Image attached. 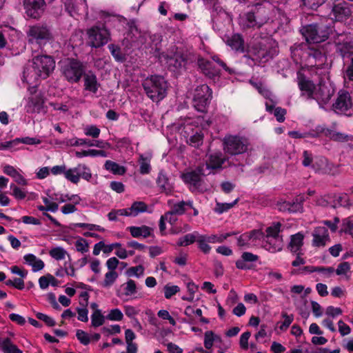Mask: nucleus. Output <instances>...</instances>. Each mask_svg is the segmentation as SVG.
Listing matches in <instances>:
<instances>
[{
	"instance_id": "nucleus-1",
	"label": "nucleus",
	"mask_w": 353,
	"mask_h": 353,
	"mask_svg": "<svg viewBox=\"0 0 353 353\" xmlns=\"http://www.w3.org/2000/svg\"><path fill=\"white\" fill-rule=\"evenodd\" d=\"M55 68V61L48 55L36 56L32 59L31 65L23 71V81L30 85H36L41 79L50 76Z\"/></svg>"
},
{
	"instance_id": "nucleus-2",
	"label": "nucleus",
	"mask_w": 353,
	"mask_h": 353,
	"mask_svg": "<svg viewBox=\"0 0 353 353\" xmlns=\"http://www.w3.org/2000/svg\"><path fill=\"white\" fill-rule=\"evenodd\" d=\"M142 85L146 95L154 102L162 100L167 94L168 83L161 75H151L145 78Z\"/></svg>"
},
{
	"instance_id": "nucleus-3",
	"label": "nucleus",
	"mask_w": 353,
	"mask_h": 353,
	"mask_svg": "<svg viewBox=\"0 0 353 353\" xmlns=\"http://www.w3.org/2000/svg\"><path fill=\"white\" fill-rule=\"evenodd\" d=\"M223 149L226 153L237 155L247 152L250 149V142L244 137L227 135L223 139Z\"/></svg>"
},
{
	"instance_id": "nucleus-4",
	"label": "nucleus",
	"mask_w": 353,
	"mask_h": 353,
	"mask_svg": "<svg viewBox=\"0 0 353 353\" xmlns=\"http://www.w3.org/2000/svg\"><path fill=\"white\" fill-rule=\"evenodd\" d=\"M307 55L305 65L309 68H321L326 63L325 52L320 45L307 44L304 48Z\"/></svg>"
},
{
	"instance_id": "nucleus-5",
	"label": "nucleus",
	"mask_w": 353,
	"mask_h": 353,
	"mask_svg": "<svg viewBox=\"0 0 353 353\" xmlns=\"http://www.w3.org/2000/svg\"><path fill=\"white\" fill-rule=\"evenodd\" d=\"M26 33L29 43L39 46L46 44L52 38L50 28L43 24L30 26Z\"/></svg>"
},
{
	"instance_id": "nucleus-6",
	"label": "nucleus",
	"mask_w": 353,
	"mask_h": 353,
	"mask_svg": "<svg viewBox=\"0 0 353 353\" xmlns=\"http://www.w3.org/2000/svg\"><path fill=\"white\" fill-rule=\"evenodd\" d=\"M61 72L68 82L77 83L83 76L84 68L80 61L70 59L63 62Z\"/></svg>"
},
{
	"instance_id": "nucleus-7",
	"label": "nucleus",
	"mask_w": 353,
	"mask_h": 353,
	"mask_svg": "<svg viewBox=\"0 0 353 353\" xmlns=\"http://www.w3.org/2000/svg\"><path fill=\"white\" fill-rule=\"evenodd\" d=\"M88 44L94 48L105 45L110 40V32L104 26H93L87 30Z\"/></svg>"
},
{
	"instance_id": "nucleus-8",
	"label": "nucleus",
	"mask_w": 353,
	"mask_h": 353,
	"mask_svg": "<svg viewBox=\"0 0 353 353\" xmlns=\"http://www.w3.org/2000/svg\"><path fill=\"white\" fill-rule=\"evenodd\" d=\"M212 61H207L205 59H200L199 61V65L203 73L208 77L212 79L219 76L220 70L216 67L214 63L219 64L223 70L229 74L234 73V71L229 68L226 64L222 61L217 56L212 57Z\"/></svg>"
},
{
	"instance_id": "nucleus-9",
	"label": "nucleus",
	"mask_w": 353,
	"mask_h": 353,
	"mask_svg": "<svg viewBox=\"0 0 353 353\" xmlns=\"http://www.w3.org/2000/svg\"><path fill=\"white\" fill-rule=\"evenodd\" d=\"M212 98V91L205 84L198 86L194 92L193 105L199 112H204Z\"/></svg>"
},
{
	"instance_id": "nucleus-10",
	"label": "nucleus",
	"mask_w": 353,
	"mask_h": 353,
	"mask_svg": "<svg viewBox=\"0 0 353 353\" xmlns=\"http://www.w3.org/2000/svg\"><path fill=\"white\" fill-rule=\"evenodd\" d=\"M336 51L343 57L353 54V40L349 33H340L334 36Z\"/></svg>"
},
{
	"instance_id": "nucleus-11",
	"label": "nucleus",
	"mask_w": 353,
	"mask_h": 353,
	"mask_svg": "<svg viewBox=\"0 0 353 353\" xmlns=\"http://www.w3.org/2000/svg\"><path fill=\"white\" fill-rule=\"evenodd\" d=\"M64 176L68 181L77 184L81 178L89 181L92 178V172L85 164L79 163L74 168L65 169Z\"/></svg>"
},
{
	"instance_id": "nucleus-12",
	"label": "nucleus",
	"mask_w": 353,
	"mask_h": 353,
	"mask_svg": "<svg viewBox=\"0 0 353 353\" xmlns=\"http://www.w3.org/2000/svg\"><path fill=\"white\" fill-rule=\"evenodd\" d=\"M328 31L321 30V28L316 24H311L304 28L303 35L307 44L319 45L328 37Z\"/></svg>"
},
{
	"instance_id": "nucleus-13",
	"label": "nucleus",
	"mask_w": 353,
	"mask_h": 353,
	"mask_svg": "<svg viewBox=\"0 0 353 353\" xmlns=\"http://www.w3.org/2000/svg\"><path fill=\"white\" fill-rule=\"evenodd\" d=\"M254 59L260 63H265L272 59L276 53V50L272 48V41L265 40L260 42L253 48Z\"/></svg>"
},
{
	"instance_id": "nucleus-14",
	"label": "nucleus",
	"mask_w": 353,
	"mask_h": 353,
	"mask_svg": "<svg viewBox=\"0 0 353 353\" xmlns=\"http://www.w3.org/2000/svg\"><path fill=\"white\" fill-rule=\"evenodd\" d=\"M44 0H23V8L28 17L33 19L39 18L44 11Z\"/></svg>"
},
{
	"instance_id": "nucleus-15",
	"label": "nucleus",
	"mask_w": 353,
	"mask_h": 353,
	"mask_svg": "<svg viewBox=\"0 0 353 353\" xmlns=\"http://www.w3.org/2000/svg\"><path fill=\"white\" fill-rule=\"evenodd\" d=\"M263 236V232L259 230H253L245 232L237 237V245L240 248H248L256 245L258 240Z\"/></svg>"
},
{
	"instance_id": "nucleus-16",
	"label": "nucleus",
	"mask_w": 353,
	"mask_h": 353,
	"mask_svg": "<svg viewBox=\"0 0 353 353\" xmlns=\"http://www.w3.org/2000/svg\"><path fill=\"white\" fill-rule=\"evenodd\" d=\"M203 168L199 167L196 170L184 173L181 178L183 181L190 185L192 191L200 190L201 185V175H203Z\"/></svg>"
},
{
	"instance_id": "nucleus-17",
	"label": "nucleus",
	"mask_w": 353,
	"mask_h": 353,
	"mask_svg": "<svg viewBox=\"0 0 353 353\" xmlns=\"http://www.w3.org/2000/svg\"><path fill=\"white\" fill-rule=\"evenodd\" d=\"M352 12L353 6L345 1L334 4L332 9V14L338 21L347 20Z\"/></svg>"
},
{
	"instance_id": "nucleus-18",
	"label": "nucleus",
	"mask_w": 353,
	"mask_h": 353,
	"mask_svg": "<svg viewBox=\"0 0 353 353\" xmlns=\"http://www.w3.org/2000/svg\"><path fill=\"white\" fill-rule=\"evenodd\" d=\"M45 108V99L41 93L29 97L26 105V112L31 114L46 112Z\"/></svg>"
},
{
	"instance_id": "nucleus-19",
	"label": "nucleus",
	"mask_w": 353,
	"mask_h": 353,
	"mask_svg": "<svg viewBox=\"0 0 353 353\" xmlns=\"http://www.w3.org/2000/svg\"><path fill=\"white\" fill-rule=\"evenodd\" d=\"M353 105L350 96L347 92L341 91L339 94L333 108L337 113H346Z\"/></svg>"
},
{
	"instance_id": "nucleus-20",
	"label": "nucleus",
	"mask_w": 353,
	"mask_h": 353,
	"mask_svg": "<svg viewBox=\"0 0 353 353\" xmlns=\"http://www.w3.org/2000/svg\"><path fill=\"white\" fill-rule=\"evenodd\" d=\"M333 94L334 90L330 85L320 82L319 85L316 86L314 99L317 101L319 103H326L331 99Z\"/></svg>"
},
{
	"instance_id": "nucleus-21",
	"label": "nucleus",
	"mask_w": 353,
	"mask_h": 353,
	"mask_svg": "<svg viewBox=\"0 0 353 353\" xmlns=\"http://www.w3.org/2000/svg\"><path fill=\"white\" fill-rule=\"evenodd\" d=\"M302 202L301 199H296L292 202L279 200L276 203V208L281 212L295 213L302 211Z\"/></svg>"
},
{
	"instance_id": "nucleus-22",
	"label": "nucleus",
	"mask_w": 353,
	"mask_h": 353,
	"mask_svg": "<svg viewBox=\"0 0 353 353\" xmlns=\"http://www.w3.org/2000/svg\"><path fill=\"white\" fill-rule=\"evenodd\" d=\"M312 236V245L314 247H324L330 241L327 230L322 226L314 228Z\"/></svg>"
},
{
	"instance_id": "nucleus-23",
	"label": "nucleus",
	"mask_w": 353,
	"mask_h": 353,
	"mask_svg": "<svg viewBox=\"0 0 353 353\" xmlns=\"http://www.w3.org/2000/svg\"><path fill=\"white\" fill-rule=\"evenodd\" d=\"M265 21V19H259V12L256 13L248 12L241 18L240 25L243 29L250 28H260Z\"/></svg>"
},
{
	"instance_id": "nucleus-24",
	"label": "nucleus",
	"mask_w": 353,
	"mask_h": 353,
	"mask_svg": "<svg viewBox=\"0 0 353 353\" xmlns=\"http://www.w3.org/2000/svg\"><path fill=\"white\" fill-rule=\"evenodd\" d=\"M157 184L161 192L166 195L172 194L174 188V181L163 171H160L157 179Z\"/></svg>"
},
{
	"instance_id": "nucleus-25",
	"label": "nucleus",
	"mask_w": 353,
	"mask_h": 353,
	"mask_svg": "<svg viewBox=\"0 0 353 353\" xmlns=\"http://www.w3.org/2000/svg\"><path fill=\"white\" fill-rule=\"evenodd\" d=\"M263 248L270 252L275 253L282 250L283 246V237H267L262 236Z\"/></svg>"
},
{
	"instance_id": "nucleus-26",
	"label": "nucleus",
	"mask_w": 353,
	"mask_h": 353,
	"mask_svg": "<svg viewBox=\"0 0 353 353\" xmlns=\"http://www.w3.org/2000/svg\"><path fill=\"white\" fill-rule=\"evenodd\" d=\"M298 85L303 96H305L307 99H314L316 86L310 80L299 74L298 75Z\"/></svg>"
},
{
	"instance_id": "nucleus-27",
	"label": "nucleus",
	"mask_w": 353,
	"mask_h": 353,
	"mask_svg": "<svg viewBox=\"0 0 353 353\" xmlns=\"http://www.w3.org/2000/svg\"><path fill=\"white\" fill-rule=\"evenodd\" d=\"M84 90L92 94H96L100 87L96 74L89 71L83 74Z\"/></svg>"
},
{
	"instance_id": "nucleus-28",
	"label": "nucleus",
	"mask_w": 353,
	"mask_h": 353,
	"mask_svg": "<svg viewBox=\"0 0 353 353\" xmlns=\"http://www.w3.org/2000/svg\"><path fill=\"white\" fill-rule=\"evenodd\" d=\"M160 59L166 60L169 65H172L176 69L180 68L185 64V58L181 52H175L172 56H170L165 52L159 55Z\"/></svg>"
},
{
	"instance_id": "nucleus-29",
	"label": "nucleus",
	"mask_w": 353,
	"mask_h": 353,
	"mask_svg": "<svg viewBox=\"0 0 353 353\" xmlns=\"http://www.w3.org/2000/svg\"><path fill=\"white\" fill-rule=\"evenodd\" d=\"M24 263L30 266L33 272L42 270L45 267L44 262L33 254H27L23 256Z\"/></svg>"
},
{
	"instance_id": "nucleus-30",
	"label": "nucleus",
	"mask_w": 353,
	"mask_h": 353,
	"mask_svg": "<svg viewBox=\"0 0 353 353\" xmlns=\"http://www.w3.org/2000/svg\"><path fill=\"white\" fill-rule=\"evenodd\" d=\"M304 234L302 232H298L290 236V241L288 245V248L293 253H296L300 251L303 245Z\"/></svg>"
},
{
	"instance_id": "nucleus-31",
	"label": "nucleus",
	"mask_w": 353,
	"mask_h": 353,
	"mask_svg": "<svg viewBox=\"0 0 353 353\" xmlns=\"http://www.w3.org/2000/svg\"><path fill=\"white\" fill-rule=\"evenodd\" d=\"M131 235L134 238H139L142 236L146 238L152 234V229L146 225H142L140 227L131 226L129 228Z\"/></svg>"
},
{
	"instance_id": "nucleus-32",
	"label": "nucleus",
	"mask_w": 353,
	"mask_h": 353,
	"mask_svg": "<svg viewBox=\"0 0 353 353\" xmlns=\"http://www.w3.org/2000/svg\"><path fill=\"white\" fill-rule=\"evenodd\" d=\"M224 161L225 159L223 157V154L221 152H218L210 156L206 165L208 168L217 169L221 168Z\"/></svg>"
},
{
	"instance_id": "nucleus-33",
	"label": "nucleus",
	"mask_w": 353,
	"mask_h": 353,
	"mask_svg": "<svg viewBox=\"0 0 353 353\" xmlns=\"http://www.w3.org/2000/svg\"><path fill=\"white\" fill-rule=\"evenodd\" d=\"M49 254L56 261L64 260L66 257H68L69 261H71L70 255L67 250L60 246L51 248L49 251Z\"/></svg>"
},
{
	"instance_id": "nucleus-34",
	"label": "nucleus",
	"mask_w": 353,
	"mask_h": 353,
	"mask_svg": "<svg viewBox=\"0 0 353 353\" xmlns=\"http://www.w3.org/2000/svg\"><path fill=\"white\" fill-rule=\"evenodd\" d=\"M243 43V39L242 37L239 34L232 35L227 41V44L230 46L232 50L236 51L243 52L244 49Z\"/></svg>"
},
{
	"instance_id": "nucleus-35",
	"label": "nucleus",
	"mask_w": 353,
	"mask_h": 353,
	"mask_svg": "<svg viewBox=\"0 0 353 353\" xmlns=\"http://www.w3.org/2000/svg\"><path fill=\"white\" fill-rule=\"evenodd\" d=\"M282 225L279 222H274L271 225L268 226L265 229V233L263 232V236L267 237H283V236L280 234L282 231L281 230Z\"/></svg>"
},
{
	"instance_id": "nucleus-36",
	"label": "nucleus",
	"mask_w": 353,
	"mask_h": 353,
	"mask_svg": "<svg viewBox=\"0 0 353 353\" xmlns=\"http://www.w3.org/2000/svg\"><path fill=\"white\" fill-rule=\"evenodd\" d=\"M104 168L106 170L114 174L123 175L126 172V168L124 166L120 165L116 162L110 160H107L105 161Z\"/></svg>"
},
{
	"instance_id": "nucleus-37",
	"label": "nucleus",
	"mask_w": 353,
	"mask_h": 353,
	"mask_svg": "<svg viewBox=\"0 0 353 353\" xmlns=\"http://www.w3.org/2000/svg\"><path fill=\"white\" fill-rule=\"evenodd\" d=\"M199 234V233L196 231L192 233L185 234V236L179 239L177 241V245L188 246L194 243V242H196Z\"/></svg>"
},
{
	"instance_id": "nucleus-38",
	"label": "nucleus",
	"mask_w": 353,
	"mask_h": 353,
	"mask_svg": "<svg viewBox=\"0 0 353 353\" xmlns=\"http://www.w3.org/2000/svg\"><path fill=\"white\" fill-rule=\"evenodd\" d=\"M221 341V337L215 334L212 331H206L204 334V346L206 349H210L214 342Z\"/></svg>"
},
{
	"instance_id": "nucleus-39",
	"label": "nucleus",
	"mask_w": 353,
	"mask_h": 353,
	"mask_svg": "<svg viewBox=\"0 0 353 353\" xmlns=\"http://www.w3.org/2000/svg\"><path fill=\"white\" fill-rule=\"evenodd\" d=\"M350 264L348 262L344 261L337 265L334 272L339 276H344L346 280H349L350 279Z\"/></svg>"
},
{
	"instance_id": "nucleus-40",
	"label": "nucleus",
	"mask_w": 353,
	"mask_h": 353,
	"mask_svg": "<svg viewBox=\"0 0 353 353\" xmlns=\"http://www.w3.org/2000/svg\"><path fill=\"white\" fill-rule=\"evenodd\" d=\"M121 288L123 291L125 296H132L137 292L136 282L132 279H129L125 283L121 285Z\"/></svg>"
},
{
	"instance_id": "nucleus-41",
	"label": "nucleus",
	"mask_w": 353,
	"mask_h": 353,
	"mask_svg": "<svg viewBox=\"0 0 353 353\" xmlns=\"http://www.w3.org/2000/svg\"><path fill=\"white\" fill-rule=\"evenodd\" d=\"M105 317L102 314L101 311L97 309L91 315V325L92 326L97 327L104 324Z\"/></svg>"
},
{
	"instance_id": "nucleus-42",
	"label": "nucleus",
	"mask_w": 353,
	"mask_h": 353,
	"mask_svg": "<svg viewBox=\"0 0 353 353\" xmlns=\"http://www.w3.org/2000/svg\"><path fill=\"white\" fill-rule=\"evenodd\" d=\"M168 204L171 208L170 211L177 215H182L186 211V208H185V201L174 203L172 200H168Z\"/></svg>"
},
{
	"instance_id": "nucleus-43",
	"label": "nucleus",
	"mask_w": 353,
	"mask_h": 353,
	"mask_svg": "<svg viewBox=\"0 0 353 353\" xmlns=\"http://www.w3.org/2000/svg\"><path fill=\"white\" fill-rule=\"evenodd\" d=\"M334 271L335 269L333 267L318 266L316 272H319L321 278H318L316 280L329 279L333 276Z\"/></svg>"
},
{
	"instance_id": "nucleus-44",
	"label": "nucleus",
	"mask_w": 353,
	"mask_h": 353,
	"mask_svg": "<svg viewBox=\"0 0 353 353\" xmlns=\"http://www.w3.org/2000/svg\"><path fill=\"white\" fill-rule=\"evenodd\" d=\"M130 214L132 216H136L141 212H144L147 210V205L145 203L141 201L134 202L132 206L128 208Z\"/></svg>"
},
{
	"instance_id": "nucleus-45",
	"label": "nucleus",
	"mask_w": 353,
	"mask_h": 353,
	"mask_svg": "<svg viewBox=\"0 0 353 353\" xmlns=\"http://www.w3.org/2000/svg\"><path fill=\"white\" fill-rule=\"evenodd\" d=\"M118 277V274L116 271H109L105 274V279L101 284L103 288H110L113 285L114 281Z\"/></svg>"
},
{
	"instance_id": "nucleus-46",
	"label": "nucleus",
	"mask_w": 353,
	"mask_h": 353,
	"mask_svg": "<svg viewBox=\"0 0 353 353\" xmlns=\"http://www.w3.org/2000/svg\"><path fill=\"white\" fill-rule=\"evenodd\" d=\"M196 243L198 244L199 248L202 251L204 254H208L211 250V247L208 245V241L205 238V235L199 234Z\"/></svg>"
},
{
	"instance_id": "nucleus-47",
	"label": "nucleus",
	"mask_w": 353,
	"mask_h": 353,
	"mask_svg": "<svg viewBox=\"0 0 353 353\" xmlns=\"http://www.w3.org/2000/svg\"><path fill=\"white\" fill-rule=\"evenodd\" d=\"M144 270V267L141 265H139L128 268L126 271V274L128 276H135L137 278H140L143 276Z\"/></svg>"
},
{
	"instance_id": "nucleus-48",
	"label": "nucleus",
	"mask_w": 353,
	"mask_h": 353,
	"mask_svg": "<svg viewBox=\"0 0 353 353\" xmlns=\"http://www.w3.org/2000/svg\"><path fill=\"white\" fill-rule=\"evenodd\" d=\"M83 132L86 136L96 139L99 137L101 130L94 125H90L83 128Z\"/></svg>"
},
{
	"instance_id": "nucleus-49",
	"label": "nucleus",
	"mask_w": 353,
	"mask_h": 353,
	"mask_svg": "<svg viewBox=\"0 0 353 353\" xmlns=\"http://www.w3.org/2000/svg\"><path fill=\"white\" fill-rule=\"evenodd\" d=\"M108 49L116 61L119 62H123L124 61V57L122 55L121 48L118 46L110 44L108 46Z\"/></svg>"
},
{
	"instance_id": "nucleus-50",
	"label": "nucleus",
	"mask_w": 353,
	"mask_h": 353,
	"mask_svg": "<svg viewBox=\"0 0 353 353\" xmlns=\"http://www.w3.org/2000/svg\"><path fill=\"white\" fill-rule=\"evenodd\" d=\"M238 201V199H235L232 203H216L214 210L218 214H222L231 209Z\"/></svg>"
},
{
	"instance_id": "nucleus-51",
	"label": "nucleus",
	"mask_w": 353,
	"mask_h": 353,
	"mask_svg": "<svg viewBox=\"0 0 353 353\" xmlns=\"http://www.w3.org/2000/svg\"><path fill=\"white\" fill-rule=\"evenodd\" d=\"M151 170L150 160L140 155V173L142 174H149Z\"/></svg>"
},
{
	"instance_id": "nucleus-52",
	"label": "nucleus",
	"mask_w": 353,
	"mask_h": 353,
	"mask_svg": "<svg viewBox=\"0 0 353 353\" xmlns=\"http://www.w3.org/2000/svg\"><path fill=\"white\" fill-rule=\"evenodd\" d=\"M76 250L81 253H85L89 251V244L87 241L83 238H79L74 243Z\"/></svg>"
},
{
	"instance_id": "nucleus-53",
	"label": "nucleus",
	"mask_w": 353,
	"mask_h": 353,
	"mask_svg": "<svg viewBox=\"0 0 353 353\" xmlns=\"http://www.w3.org/2000/svg\"><path fill=\"white\" fill-rule=\"evenodd\" d=\"M76 336L79 342L84 345H87L90 343V336L82 330H77Z\"/></svg>"
},
{
	"instance_id": "nucleus-54",
	"label": "nucleus",
	"mask_w": 353,
	"mask_h": 353,
	"mask_svg": "<svg viewBox=\"0 0 353 353\" xmlns=\"http://www.w3.org/2000/svg\"><path fill=\"white\" fill-rule=\"evenodd\" d=\"M50 281H56V279L51 274L42 276L39 279V285L41 289L46 290L48 288Z\"/></svg>"
},
{
	"instance_id": "nucleus-55",
	"label": "nucleus",
	"mask_w": 353,
	"mask_h": 353,
	"mask_svg": "<svg viewBox=\"0 0 353 353\" xmlns=\"http://www.w3.org/2000/svg\"><path fill=\"white\" fill-rule=\"evenodd\" d=\"M10 189L12 190V196H14L16 199L22 200L26 198V192L23 189L16 186L13 183L10 185Z\"/></svg>"
},
{
	"instance_id": "nucleus-56",
	"label": "nucleus",
	"mask_w": 353,
	"mask_h": 353,
	"mask_svg": "<svg viewBox=\"0 0 353 353\" xmlns=\"http://www.w3.org/2000/svg\"><path fill=\"white\" fill-rule=\"evenodd\" d=\"M335 201L336 203L334 205L335 208L336 205L339 206L347 207L350 205L349 197L346 193H341L335 196Z\"/></svg>"
},
{
	"instance_id": "nucleus-57",
	"label": "nucleus",
	"mask_w": 353,
	"mask_h": 353,
	"mask_svg": "<svg viewBox=\"0 0 353 353\" xmlns=\"http://www.w3.org/2000/svg\"><path fill=\"white\" fill-rule=\"evenodd\" d=\"M123 318V314L122 312L118 308L111 310L108 314L106 316V319L110 321H121Z\"/></svg>"
},
{
	"instance_id": "nucleus-58",
	"label": "nucleus",
	"mask_w": 353,
	"mask_h": 353,
	"mask_svg": "<svg viewBox=\"0 0 353 353\" xmlns=\"http://www.w3.org/2000/svg\"><path fill=\"white\" fill-rule=\"evenodd\" d=\"M74 226L81 228H85L89 230L90 231L95 230L99 232H104L105 229L100 225L91 224V223H74Z\"/></svg>"
},
{
	"instance_id": "nucleus-59",
	"label": "nucleus",
	"mask_w": 353,
	"mask_h": 353,
	"mask_svg": "<svg viewBox=\"0 0 353 353\" xmlns=\"http://www.w3.org/2000/svg\"><path fill=\"white\" fill-rule=\"evenodd\" d=\"M2 348L4 353H13L17 347L7 338L2 341Z\"/></svg>"
},
{
	"instance_id": "nucleus-60",
	"label": "nucleus",
	"mask_w": 353,
	"mask_h": 353,
	"mask_svg": "<svg viewBox=\"0 0 353 353\" xmlns=\"http://www.w3.org/2000/svg\"><path fill=\"white\" fill-rule=\"evenodd\" d=\"M180 289L177 285H166L164 287V296L166 299H170L173 295L179 292Z\"/></svg>"
},
{
	"instance_id": "nucleus-61",
	"label": "nucleus",
	"mask_w": 353,
	"mask_h": 353,
	"mask_svg": "<svg viewBox=\"0 0 353 353\" xmlns=\"http://www.w3.org/2000/svg\"><path fill=\"white\" fill-rule=\"evenodd\" d=\"M341 232L353 236V220L344 219L342 223Z\"/></svg>"
},
{
	"instance_id": "nucleus-62",
	"label": "nucleus",
	"mask_w": 353,
	"mask_h": 353,
	"mask_svg": "<svg viewBox=\"0 0 353 353\" xmlns=\"http://www.w3.org/2000/svg\"><path fill=\"white\" fill-rule=\"evenodd\" d=\"M188 143L190 145L197 148L203 143V136L196 132L190 138Z\"/></svg>"
},
{
	"instance_id": "nucleus-63",
	"label": "nucleus",
	"mask_w": 353,
	"mask_h": 353,
	"mask_svg": "<svg viewBox=\"0 0 353 353\" xmlns=\"http://www.w3.org/2000/svg\"><path fill=\"white\" fill-rule=\"evenodd\" d=\"M91 141L90 140L86 139H78L75 138L69 141L68 144L72 146H78V145H87L91 147Z\"/></svg>"
},
{
	"instance_id": "nucleus-64",
	"label": "nucleus",
	"mask_w": 353,
	"mask_h": 353,
	"mask_svg": "<svg viewBox=\"0 0 353 353\" xmlns=\"http://www.w3.org/2000/svg\"><path fill=\"white\" fill-rule=\"evenodd\" d=\"M36 316L39 320L45 322V323L50 327H52L55 325L54 319L45 314L38 312L36 314Z\"/></svg>"
}]
</instances>
